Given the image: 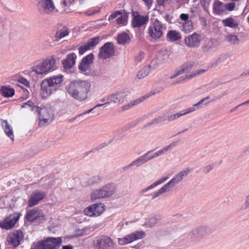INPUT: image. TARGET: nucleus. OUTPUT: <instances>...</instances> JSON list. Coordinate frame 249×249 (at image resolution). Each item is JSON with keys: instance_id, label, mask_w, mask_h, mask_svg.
<instances>
[{"instance_id": "f257e3e1", "label": "nucleus", "mask_w": 249, "mask_h": 249, "mask_svg": "<svg viewBox=\"0 0 249 249\" xmlns=\"http://www.w3.org/2000/svg\"><path fill=\"white\" fill-rule=\"evenodd\" d=\"M90 89V84L85 80H74L66 87V90L72 98L83 101L88 97V93Z\"/></svg>"}, {"instance_id": "f03ea898", "label": "nucleus", "mask_w": 249, "mask_h": 249, "mask_svg": "<svg viewBox=\"0 0 249 249\" xmlns=\"http://www.w3.org/2000/svg\"><path fill=\"white\" fill-rule=\"evenodd\" d=\"M190 171L191 169L190 168H187L185 170L180 171L169 182L165 184L157 192L155 193L153 196L152 199H153L155 198L163 193L169 192L173 188L178 184L184 178L186 177L190 172Z\"/></svg>"}, {"instance_id": "7ed1b4c3", "label": "nucleus", "mask_w": 249, "mask_h": 249, "mask_svg": "<svg viewBox=\"0 0 249 249\" xmlns=\"http://www.w3.org/2000/svg\"><path fill=\"white\" fill-rule=\"evenodd\" d=\"M115 186L113 183L106 184L101 188L92 191L91 199L94 201L97 199L110 197L115 193Z\"/></svg>"}, {"instance_id": "20e7f679", "label": "nucleus", "mask_w": 249, "mask_h": 249, "mask_svg": "<svg viewBox=\"0 0 249 249\" xmlns=\"http://www.w3.org/2000/svg\"><path fill=\"white\" fill-rule=\"evenodd\" d=\"M55 60L53 57L38 61L33 68V71L38 74L46 73L53 70Z\"/></svg>"}, {"instance_id": "39448f33", "label": "nucleus", "mask_w": 249, "mask_h": 249, "mask_svg": "<svg viewBox=\"0 0 249 249\" xmlns=\"http://www.w3.org/2000/svg\"><path fill=\"white\" fill-rule=\"evenodd\" d=\"M34 107L36 108V111L38 112V124L40 127L46 126L52 122L53 118V108L46 107L39 108L38 107L35 106Z\"/></svg>"}, {"instance_id": "423d86ee", "label": "nucleus", "mask_w": 249, "mask_h": 249, "mask_svg": "<svg viewBox=\"0 0 249 249\" xmlns=\"http://www.w3.org/2000/svg\"><path fill=\"white\" fill-rule=\"evenodd\" d=\"M62 244L61 237H48L38 242L35 249H59Z\"/></svg>"}, {"instance_id": "0eeeda50", "label": "nucleus", "mask_w": 249, "mask_h": 249, "mask_svg": "<svg viewBox=\"0 0 249 249\" xmlns=\"http://www.w3.org/2000/svg\"><path fill=\"white\" fill-rule=\"evenodd\" d=\"M211 230L208 226L202 225L192 230L189 233L190 237L194 240L199 241L209 236Z\"/></svg>"}, {"instance_id": "6e6552de", "label": "nucleus", "mask_w": 249, "mask_h": 249, "mask_svg": "<svg viewBox=\"0 0 249 249\" xmlns=\"http://www.w3.org/2000/svg\"><path fill=\"white\" fill-rule=\"evenodd\" d=\"M115 245L112 240L106 235L97 237L93 242L95 249H114Z\"/></svg>"}, {"instance_id": "1a4fd4ad", "label": "nucleus", "mask_w": 249, "mask_h": 249, "mask_svg": "<svg viewBox=\"0 0 249 249\" xmlns=\"http://www.w3.org/2000/svg\"><path fill=\"white\" fill-rule=\"evenodd\" d=\"M163 27L158 19L152 22L148 28V34L150 36L154 39L160 38L163 35Z\"/></svg>"}, {"instance_id": "9d476101", "label": "nucleus", "mask_w": 249, "mask_h": 249, "mask_svg": "<svg viewBox=\"0 0 249 249\" xmlns=\"http://www.w3.org/2000/svg\"><path fill=\"white\" fill-rule=\"evenodd\" d=\"M128 95L124 90L118 91L108 95L105 104L113 103L120 105L123 103L127 99Z\"/></svg>"}, {"instance_id": "9b49d317", "label": "nucleus", "mask_w": 249, "mask_h": 249, "mask_svg": "<svg viewBox=\"0 0 249 249\" xmlns=\"http://www.w3.org/2000/svg\"><path fill=\"white\" fill-rule=\"evenodd\" d=\"M114 54L115 49L113 43L107 42L100 48L98 56L100 59H106L114 56Z\"/></svg>"}, {"instance_id": "f8f14e48", "label": "nucleus", "mask_w": 249, "mask_h": 249, "mask_svg": "<svg viewBox=\"0 0 249 249\" xmlns=\"http://www.w3.org/2000/svg\"><path fill=\"white\" fill-rule=\"evenodd\" d=\"M20 216V213H15L10 214L3 220L0 222V227L6 230L12 228L18 221Z\"/></svg>"}, {"instance_id": "ddd939ff", "label": "nucleus", "mask_w": 249, "mask_h": 249, "mask_svg": "<svg viewBox=\"0 0 249 249\" xmlns=\"http://www.w3.org/2000/svg\"><path fill=\"white\" fill-rule=\"evenodd\" d=\"M26 218L29 222H40L44 220L45 217L41 210L35 208L27 212Z\"/></svg>"}, {"instance_id": "4468645a", "label": "nucleus", "mask_w": 249, "mask_h": 249, "mask_svg": "<svg viewBox=\"0 0 249 249\" xmlns=\"http://www.w3.org/2000/svg\"><path fill=\"white\" fill-rule=\"evenodd\" d=\"M39 13L42 15L48 14L54 9L52 0H41L37 5Z\"/></svg>"}, {"instance_id": "2eb2a0df", "label": "nucleus", "mask_w": 249, "mask_h": 249, "mask_svg": "<svg viewBox=\"0 0 249 249\" xmlns=\"http://www.w3.org/2000/svg\"><path fill=\"white\" fill-rule=\"evenodd\" d=\"M45 196V194L42 191H34L29 197L28 206L32 207L37 205L40 201L44 198Z\"/></svg>"}, {"instance_id": "dca6fc26", "label": "nucleus", "mask_w": 249, "mask_h": 249, "mask_svg": "<svg viewBox=\"0 0 249 249\" xmlns=\"http://www.w3.org/2000/svg\"><path fill=\"white\" fill-rule=\"evenodd\" d=\"M200 36L196 33L189 35L184 39L185 44L188 47H198L200 42Z\"/></svg>"}, {"instance_id": "f3484780", "label": "nucleus", "mask_w": 249, "mask_h": 249, "mask_svg": "<svg viewBox=\"0 0 249 249\" xmlns=\"http://www.w3.org/2000/svg\"><path fill=\"white\" fill-rule=\"evenodd\" d=\"M23 238V234L21 231H15L9 235L8 241L14 247L18 246Z\"/></svg>"}, {"instance_id": "a211bd4d", "label": "nucleus", "mask_w": 249, "mask_h": 249, "mask_svg": "<svg viewBox=\"0 0 249 249\" xmlns=\"http://www.w3.org/2000/svg\"><path fill=\"white\" fill-rule=\"evenodd\" d=\"M133 16L132 23L134 27H140L149 21L148 16H142L138 14L137 12H133Z\"/></svg>"}, {"instance_id": "6ab92c4d", "label": "nucleus", "mask_w": 249, "mask_h": 249, "mask_svg": "<svg viewBox=\"0 0 249 249\" xmlns=\"http://www.w3.org/2000/svg\"><path fill=\"white\" fill-rule=\"evenodd\" d=\"M94 55L91 53L84 57L79 65V69L82 71H86L89 70L91 64L93 63Z\"/></svg>"}, {"instance_id": "aec40b11", "label": "nucleus", "mask_w": 249, "mask_h": 249, "mask_svg": "<svg viewBox=\"0 0 249 249\" xmlns=\"http://www.w3.org/2000/svg\"><path fill=\"white\" fill-rule=\"evenodd\" d=\"M55 91L54 88L51 87L49 83L43 80L41 84L40 95L43 98H46L51 95Z\"/></svg>"}, {"instance_id": "412c9836", "label": "nucleus", "mask_w": 249, "mask_h": 249, "mask_svg": "<svg viewBox=\"0 0 249 249\" xmlns=\"http://www.w3.org/2000/svg\"><path fill=\"white\" fill-rule=\"evenodd\" d=\"M44 80H46L51 87L54 88L56 90L60 86L61 83L63 81V76L61 75H59L50 77L49 78L44 79Z\"/></svg>"}, {"instance_id": "4be33fe9", "label": "nucleus", "mask_w": 249, "mask_h": 249, "mask_svg": "<svg viewBox=\"0 0 249 249\" xmlns=\"http://www.w3.org/2000/svg\"><path fill=\"white\" fill-rule=\"evenodd\" d=\"M76 58V54L72 53L68 54L66 58L63 60L62 64L65 69H70L72 68L75 64V59Z\"/></svg>"}, {"instance_id": "5701e85b", "label": "nucleus", "mask_w": 249, "mask_h": 249, "mask_svg": "<svg viewBox=\"0 0 249 249\" xmlns=\"http://www.w3.org/2000/svg\"><path fill=\"white\" fill-rule=\"evenodd\" d=\"M148 161L149 160L148 158L147 157V155H146L145 154L140 157L139 158L137 159L136 160L132 161L129 164L124 166L123 168V169L124 170H126L127 169L134 165H136V166L138 167L144 164V163Z\"/></svg>"}, {"instance_id": "b1692460", "label": "nucleus", "mask_w": 249, "mask_h": 249, "mask_svg": "<svg viewBox=\"0 0 249 249\" xmlns=\"http://www.w3.org/2000/svg\"><path fill=\"white\" fill-rule=\"evenodd\" d=\"M1 124L4 130V131L7 137L11 140L13 141L14 136L12 126L7 122L6 120H1Z\"/></svg>"}, {"instance_id": "393cba45", "label": "nucleus", "mask_w": 249, "mask_h": 249, "mask_svg": "<svg viewBox=\"0 0 249 249\" xmlns=\"http://www.w3.org/2000/svg\"><path fill=\"white\" fill-rule=\"evenodd\" d=\"M205 71V70L200 69L196 71L190 75L181 76L177 79L176 81H175L173 84L178 83L180 82L185 81L187 79H190L193 77L204 73Z\"/></svg>"}, {"instance_id": "a878e982", "label": "nucleus", "mask_w": 249, "mask_h": 249, "mask_svg": "<svg viewBox=\"0 0 249 249\" xmlns=\"http://www.w3.org/2000/svg\"><path fill=\"white\" fill-rule=\"evenodd\" d=\"M171 53L170 50L166 48L161 49L157 53V59L159 61L164 63L167 61Z\"/></svg>"}, {"instance_id": "bb28decb", "label": "nucleus", "mask_w": 249, "mask_h": 249, "mask_svg": "<svg viewBox=\"0 0 249 249\" xmlns=\"http://www.w3.org/2000/svg\"><path fill=\"white\" fill-rule=\"evenodd\" d=\"M152 63H151L150 64L144 67L142 69L139 71L137 75L138 78L140 79L143 78L149 74L152 69L153 70L156 68L157 66H152Z\"/></svg>"}, {"instance_id": "cd10ccee", "label": "nucleus", "mask_w": 249, "mask_h": 249, "mask_svg": "<svg viewBox=\"0 0 249 249\" xmlns=\"http://www.w3.org/2000/svg\"><path fill=\"white\" fill-rule=\"evenodd\" d=\"M69 34V31L68 27L64 26L60 29L57 31L54 36V40L58 41Z\"/></svg>"}, {"instance_id": "c85d7f7f", "label": "nucleus", "mask_w": 249, "mask_h": 249, "mask_svg": "<svg viewBox=\"0 0 249 249\" xmlns=\"http://www.w3.org/2000/svg\"><path fill=\"white\" fill-rule=\"evenodd\" d=\"M166 36L167 39L171 42L176 41L181 38L180 33L176 30L169 31L167 34Z\"/></svg>"}, {"instance_id": "c756f323", "label": "nucleus", "mask_w": 249, "mask_h": 249, "mask_svg": "<svg viewBox=\"0 0 249 249\" xmlns=\"http://www.w3.org/2000/svg\"><path fill=\"white\" fill-rule=\"evenodd\" d=\"M194 108H188L187 109L182 110L180 111L179 113H175L173 115H171L168 116L167 120L168 121H173L176 119H177L180 117L181 116L188 114L190 112H193Z\"/></svg>"}, {"instance_id": "7c9ffc66", "label": "nucleus", "mask_w": 249, "mask_h": 249, "mask_svg": "<svg viewBox=\"0 0 249 249\" xmlns=\"http://www.w3.org/2000/svg\"><path fill=\"white\" fill-rule=\"evenodd\" d=\"M117 41L119 44L125 45L129 44L130 41V38L128 34L123 32L118 35Z\"/></svg>"}, {"instance_id": "2f4dec72", "label": "nucleus", "mask_w": 249, "mask_h": 249, "mask_svg": "<svg viewBox=\"0 0 249 249\" xmlns=\"http://www.w3.org/2000/svg\"><path fill=\"white\" fill-rule=\"evenodd\" d=\"M213 10L216 14H222L225 11V7L223 3L219 0L215 1L213 5Z\"/></svg>"}, {"instance_id": "473e14b6", "label": "nucleus", "mask_w": 249, "mask_h": 249, "mask_svg": "<svg viewBox=\"0 0 249 249\" xmlns=\"http://www.w3.org/2000/svg\"><path fill=\"white\" fill-rule=\"evenodd\" d=\"M0 93L4 97H12L14 95L15 91L13 89L4 86L0 89Z\"/></svg>"}, {"instance_id": "72a5a7b5", "label": "nucleus", "mask_w": 249, "mask_h": 249, "mask_svg": "<svg viewBox=\"0 0 249 249\" xmlns=\"http://www.w3.org/2000/svg\"><path fill=\"white\" fill-rule=\"evenodd\" d=\"M222 23L224 26L230 27L232 28H236L238 26V24L234 22L232 18H230L222 20Z\"/></svg>"}, {"instance_id": "f704fd0d", "label": "nucleus", "mask_w": 249, "mask_h": 249, "mask_svg": "<svg viewBox=\"0 0 249 249\" xmlns=\"http://www.w3.org/2000/svg\"><path fill=\"white\" fill-rule=\"evenodd\" d=\"M94 216L100 215L104 211V205L102 203H95L92 204Z\"/></svg>"}, {"instance_id": "c9c22d12", "label": "nucleus", "mask_w": 249, "mask_h": 249, "mask_svg": "<svg viewBox=\"0 0 249 249\" xmlns=\"http://www.w3.org/2000/svg\"><path fill=\"white\" fill-rule=\"evenodd\" d=\"M168 178V177L162 178L161 179H160L156 181L155 182H154V183L152 184L151 185H150L148 187L142 189L141 191V194H143V193L147 192L148 190L154 188V187H155L156 186H158V185H159V184L164 182V181H165Z\"/></svg>"}, {"instance_id": "e433bc0d", "label": "nucleus", "mask_w": 249, "mask_h": 249, "mask_svg": "<svg viewBox=\"0 0 249 249\" xmlns=\"http://www.w3.org/2000/svg\"><path fill=\"white\" fill-rule=\"evenodd\" d=\"M193 30V24L191 20L186 21L183 25L182 31L185 33H189Z\"/></svg>"}, {"instance_id": "4c0bfd02", "label": "nucleus", "mask_w": 249, "mask_h": 249, "mask_svg": "<svg viewBox=\"0 0 249 249\" xmlns=\"http://www.w3.org/2000/svg\"><path fill=\"white\" fill-rule=\"evenodd\" d=\"M177 143L178 142H172L169 145L166 146L161 149L160 150L158 151L160 156L165 154L167 151L171 150L172 148L176 146Z\"/></svg>"}, {"instance_id": "58836bf2", "label": "nucleus", "mask_w": 249, "mask_h": 249, "mask_svg": "<svg viewBox=\"0 0 249 249\" xmlns=\"http://www.w3.org/2000/svg\"><path fill=\"white\" fill-rule=\"evenodd\" d=\"M177 143L178 142H172L169 145L166 146L161 149L160 150L158 151L160 156L165 154L167 151L171 150L172 148L176 146Z\"/></svg>"}, {"instance_id": "ea45409f", "label": "nucleus", "mask_w": 249, "mask_h": 249, "mask_svg": "<svg viewBox=\"0 0 249 249\" xmlns=\"http://www.w3.org/2000/svg\"><path fill=\"white\" fill-rule=\"evenodd\" d=\"M194 65V62H188L184 64H183L181 67V69L179 70L180 71L181 73L183 74L184 73L187 72L191 70Z\"/></svg>"}, {"instance_id": "a19ab883", "label": "nucleus", "mask_w": 249, "mask_h": 249, "mask_svg": "<svg viewBox=\"0 0 249 249\" xmlns=\"http://www.w3.org/2000/svg\"><path fill=\"white\" fill-rule=\"evenodd\" d=\"M226 38L231 44L236 45L239 43V39L237 36L232 35L227 36Z\"/></svg>"}, {"instance_id": "79ce46f5", "label": "nucleus", "mask_w": 249, "mask_h": 249, "mask_svg": "<svg viewBox=\"0 0 249 249\" xmlns=\"http://www.w3.org/2000/svg\"><path fill=\"white\" fill-rule=\"evenodd\" d=\"M102 181V178L98 175L92 176L89 178L88 180V184L89 185H93L94 184H98Z\"/></svg>"}, {"instance_id": "37998d69", "label": "nucleus", "mask_w": 249, "mask_h": 249, "mask_svg": "<svg viewBox=\"0 0 249 249\" xmlns=\"http://www.w3.org/2000/svg\"><path fill=\"white\" fill-rule=\"evenodd\" d=\"M100 41V37L96 36L95 37L90 38L87 44L90 49L91 48L94 47L97 45L99 43Z\"/></svg>"}, {"instance_id": "c03bdc74", "label": "nucleus", "mask_w": 249, "mask_h": 249, "mask_svg": "<svg viewBox=\"0 0 249 249\" xmlns=\"http://www.w3.org/2000/svg\"><path fill=\"white\" fill-rule=\"evenodd\" d=\"M209 99V97H206L200 100L197 103L193 105V107H191L190 108H194L193 111H195L196 109H198L201 107H204L203 105H204V103L206 101ZM207 103L204 104V106Z\"/></svg>"}, {"instance_id": "a18cd8bd", "label": "nucleus", "mask_w": 249, "mask_h": 249, "mask_svg": "<svg viewBox=\"0 0 249 249\" xmlns=\"http://www.w3.org/2000/svg\"><path fill=\"white\" fill-rule=\"evenodd\" d=\"M209 99V97H206L200 100L197 103L193 105V107H191L190 108H194L193 111H195L196 109H198L201 107H204L203 105H204V103L206 101ZM207 103L204 104V106Z\"/></svg>"}, {"instance_id": "49530a36", "label": "nucleus", "mask_w": 249, "mask_h": 249, "mask_svg": "<svg viewBox=\"0 0 249 249\" xmlns=\"http://www.w3.org/2000/svg\"><path fill=\"white\" fill-rule=\"evenodd\" d=\"M133 233V235L135 238V240H137L139 239L143 238L145 236L146 234L144 231H135Z\"/></svg>"}, {"instance_id": "de8ad7c7", "label": "nucleus", "mask_w": 249, "mask_h": 249, "mask_svg": "<svg viewBox=\"0 0 249 249\" xmlns=\"http://www.w3.org/2000/svg\"><path fill=\"white\" fill-rule=\"evenodd\" d=\"M158 221V219L156 217H152L146 222V224L149 227H152L155 226Z\"/></svg>"}, {"instance_id": "09e8293b", "label": "nucleus", "mask_w": 249, "mask_h": 249, "mask_svg": "<svg viewBox=\"0 0 249 249\" xmlns=\"http://www.w3.org/2000/svg\"><path fill=\"white\" fill-rule=\"evenodd\" d=\"M120 16H121L119 17L116 20L117 23L124 24L126 22L128 18V16L127 14L123 15L122 14Z\"/></svg>"}, {"instance_id": "8fccbe9b", "label": "nucleus", "mask_w": 249, "mask_h": 249, "mask_svg": "<svg viewBox=\"0 0 249 249\" xmlns=\"http://www.w3.org/2000/svg\"><path fill=\"white\" fill-rule=\"evenodd\" d=\"M84 213L87 215L90 216H94V212L93 211V205H91L85 208L84 210Z\"/></svg>"}, {"instance_id": "3c124183", "label": "nucleus", "mask_w": 249, "mask_h": 249, "mask_svg": "<svg viewBox=\"0 0 249 249\" xmlns=\"http://www.w3.org/2000/svg\"><path fill=\"white\" fill-rule=\"evenodd\" d=\"M152 151H150L148 152L147 153H146V155H147V157L148 158V160H150L154 158H155L156 157H158L160 156L159 153L158 151H157L155 152L153 154H151V152Z\"/></svg>"}, {"instance_id": "603ef678", "label": "nucleus", "mask_w": 249, "mask_h": 249, "mask_svg": "<svg viewBox=\"0 0 249 249\" xmlns=\"http://www.w3.org/2000/svg\"><path fill=\"white\" fill-rule=\"evenodd\" d=\"M214 48L212 43L207 44L203 48V51L204 52H209L213 50Z\"/></svg>"}, {"instance_id": "864d4df0", "label": "nucleus", "mask_w": 249, "mask_h": 249, "mask_svg": "<svg viewBox=\"0 0 249 249\" xmlns=\"http://www.w3.org/2000/svg\"><path fill=\"white\" fill-rule=\"evenodd\" d=\"M90 49L87 44L81 46L79 48V53L80 55L83 54L87 51Z\"/></svg>"}, {"instance_id": "5fc2aeb1", "label": "nucleus", "mask_w": 249, "mask_h": 249, "mask_svg": "<svg viewBox=\"0 0 249 249\" xmlns=\"http://www.w3.org/2000/svg\"><path fill=\"white\" fill-rule=\"evenodd\" d=\"M133 233H130L124 237V239L127 241V244L135 241Z\"/></svg>"}, {"instance_id": "6e6d98bb", "label": "nucleus", "mask_w": 249, "mask_h": 249, "mask_svg": "<svg viewBox=\"0 0 249 249\" xmlns=\"http://www.w3.org/2000/svg\"><path fill=\"white\" fill-rule=\"evenodd\" d=\"M214 168L213 164H210L206 166L203 169V172L205 174H207L209 173L211 171H212Z\"/></svg>"}, {"instance_id": "4d7b16f0", "label": "nucleus", "mask_w": 249, "mask_h": 249, "mask_svg": "<svg viewBox=\"0 0 249 249\" xmlns=\"http://www.w3.org/2000/svg\"><path fill=\"white\" fill-rule=\"evenodd\" d=\"M122 14V12L121 11H117L115 13L112 14L108 18V20H112L116 18L118 16Z\"/></svg>"}, {"instance_id": "13d9d810", "label": "nucleus", "mask_w": 249, "mask_h": 249, "mask_svg": "<svg viewBox=\"0 0 249 249\" xmlns=\"http://www.w3.org/2000/svg\"><path fill=\"white\" fill-rule=\"evenodd\" d=\"M92 110H93V108H91V109H89V110H87V111H85L84 113H81V114H79V115H78L77 116H76V117H74V118H71V119H70L69 121L70 122H73V121H74L76 118H78V117H80V116H83V115H85V114H87V113H90V112H91V111H92Z\"/></svg>"}, {"instance_id": "bf43d9fd", "label": "nucleus", "mask_w": 249, "mask_h": 249, "mask_svg": "<svg viewBox=\"0 0 249 249\" xmlns=\"http://www.w3.org/2000/svg\"><path fill=\"white\" fill-rule=\"evenodd\" d=\"M156 119L157 120L158 124L159 123L164 122L167 120V118L165 116V115L159 116L158 117L156 118Z\"/></svg>"}, {"instance_id": "052dcab7", "label": "nucleus", "mask_w": 249, "mask_h": 249, "mask_svg": "<svg viewBox=\"0 0 249 249\" xmlns=\"http://www.w3.org/2000/svg\"><path fill=\"white\" fill-rule=\"evenodd\" d=\"M182 74V73H181L180 71L179 70H178V71H175L173 74H172L170 75V78L171 79H174V78H176V77L178 76V75Z\"/></svg>"}, {"instance_id": "680f3d73", "label": "nucleus", "mask_w": 249, "mask_h": 249, "mask_svg": "<svg viewBox=\"0 0 249 249\" xmlns=\"http://www.w3.org/2000/svg\"><path fill=\"white\" fill-rule=\"evenodd\" d=\"M158 123H157V120L156 119V118L153 119L151 121H150V122L148 123L147 124H146L145 125H144V127L146 128V127H148L152 125H155V124H157Z\"/></svg>"}, {"instance_id": "e2e57ef3", "label": "nucleus", "mask_w": 249, "mask_h": 249, "mask_svg": "<svg viewBox=\"0 0 249 249\" xmlns=\"http://www.w3.org/2000/svg\"><path fill=\"white\" fill-rule=\"evenodd\" d=\"M235 3L231 2L228 4V5L226 6V8L227 10L229 11H231L234 9V6H235Z\"/></svg>"}, {"instance_id": "0e129e2a", "label": "nucleus", "mask_w": 249, "mask_h": 249, "mask_svg": "<svg viewBox=\"0 0 249 249\" xmlns=\"http://www.w3.org/2000/svg\"><path fill=\"white\" fill-rule=\"evenodd\" d=\"M18 82L27 87L29 85V82L24 78H20Z\"/></svg>"}, {"instance_id": "69168bd1", "label": "nucleus", "mask_w": 249, "mask_h": 249, "mask_svg": "<svg viewBox=\"0 0 249 249\" xmlns=\"http://www.w3.org/2000/svg\"><path fill=\"white\" fill-rule=\"evenodd\" d=\"M244 208L245 209L249 208V194L247 196L245 201L244 202Z\"/></svg>"}, {"instance_id": "338daca9", "label": "nucleus", "mask_w": 249, "mask_h": 249, "mask_svg": "<svg viewBox=\"0 0 249 249\" xmlns=\"http://www.w3.org/2000/svg\"><path fill=\"white\" fill-rule=\"evenodd\" d=\"M133 106V104H132L131 102H130L126 105H124L123 107H122L121 109L122 110H127Z\"/></svg>"}, {"instance_id": "774afa93", "label": "nucleus", "mask_w": 249, "mask_h": 249, "mask_svg": "<svg viewBox=\"0 0 249 249\" xmlns=\"http://www.w3.org/2000/svg\"><path fill=\"white\" fill-rule=\"evenodd\" d=\"M180 18L181 20L187 21L189 18V15L187 14H181L180 16Z\"/></svg>"}]
</instances>
